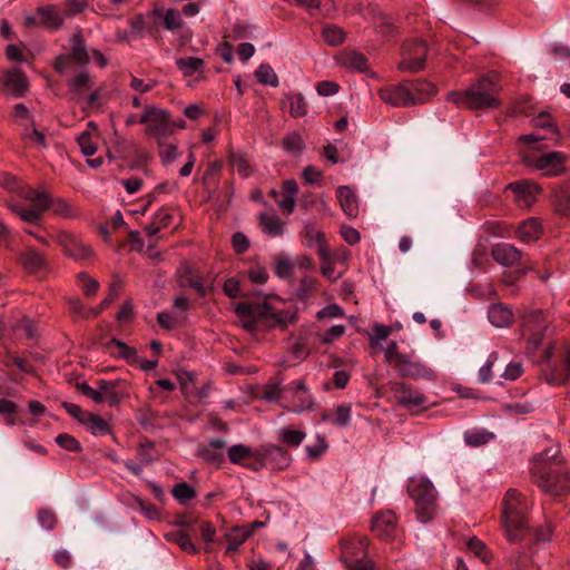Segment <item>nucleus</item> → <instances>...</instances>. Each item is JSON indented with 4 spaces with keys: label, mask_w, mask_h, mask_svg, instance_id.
I'll return each mask as SVG.
<instances>
[{
    "label": "nucleus",
    "mask_w": 570,
    "mask_h": 570,
    "mask_svg": "<svg viewBox=\"0 0 570 570\" xmlns=\"http://www.w3.org/2000/svg\"><path fill=\"white\" fill-rule=\"evenodd\" d=\"M234 311L242 326L248 332H255L259 327L285 330L297 320V307L291 305L287 308H278L274 303L264 301L259 303L239 302Z\"/></svg>",
    "instance_id": "nucleus-1"
},
{
    "label": "nucleus",
    "mask_w": 570,
    "mask_h": 570,
    "mask_svg": "<svg viewBox=\"0 0 570 570\" xmlns=\"http://www.w3.org/2000/svg\"><path fill=\"white\" fill-rule=\"evenodd\" d=\"M498 80L497 73L482 76L466 90L449 92L448 100L472 109L495 108L501 104L498 98L500 90Z\"/></svg>",
    "instance_id": "nucleus-2"
},
{
    "label": "nucleus",
    "mask_w": 570,
    "mask_h": 570,
    "mask_svg": "<svg viewBox=\"0 0 570 570\" xmlns=\"http://www.w3.org/2000/svg\"><path fill=\"white\" fill-rule=\"evenodd\" d=\"M531 503L515 489L507 491L503 500V524L509 541L518 542L531 533L528 510Z\"/></svg>",
    "instance_id": "nucleus-3"
},
{
    "label": "nucleus",
    "mask_w": 570,
    "mask_h": 570,
    "mask_svg": "<svg viewBox=\"0 0 570 570\" xmlns=\"http://www.w3.org/2000/svg\"><path fill=\"white\" fill-rule=\"evenodd\" d=\"M406 491L414 502L419 522L426 524L438 515L440 510L439 494L430 479L424 475L409 478Z\"/></svg>",
    "instance_id": "nucleus-4"
},
{
    "label": "nucleus",
    "mask_w": 570,
    "mask_h": 570,
    "mask_svg": "<svg viewBox=\"0 0 570 570\" xmlns=\"http://www.w3.org/2000/svg\"><path fill=\"white\" fill-rule=\"evenodd\" d=\"M435 94V86L426 80L403 81L380 90L381 99L393 107L424 104Z\"/></svg>",
    "instance_id": "nucleus-5"
},
{
    "label": "nucleus",
    "mask_w": 570,
    "mask_h": 570,
    "mask_svg": "<svg viewBox=\"0 0 570 570\" xmlns=\"http://www.w3.org/2000/svg\"><path fill=\"white\" fill-rule=\"evenodd\" d=\"M535 483L550 495L570 492V473L561 466H539L534 470Z\"/></svg>",
    "instance_id": "nucleus-6"
},
{
    "label": "nucleus",
    "mask_w": 570,
    "mask_h": 570,
    "mask_svg": "<svg viewBox=\"0 0 570 570\" xmlns=\"http://www.w3.org/2000/svg\"><path fill=\"white\" fill-rule=\"evenodd\" d=\"M139 124L146 125L145 134L157 141L174 134V124H171L168 111L147 105L139 117Z\"/></svg>",
    "instance_id": "nucleus-7"
},
{
    "label": "nucleus",
    "mask_w": 570,
    "mask_h": 570,
    "mask_svg": "<svg viewBox=\"0 0 570 570\" xmlns=\"http://www.w3.org/2000/svg\"><path fill=\"white\" fill-rule=\"evenodd\" d=\"M391 391L395 402L410 413L417 414L430 407L429 399L407 383L395 382L391 385Z\"/></svg>",
    "instance_id": "nucleus-8"
},
{
    "label": "nucleus",
    "mask_w": 570,
    "mask_h": 570,
    "mask_svg": "<svg viewBox=\"0 0 570 570\" xmlns=\"http://www.w3.org/2000/svg\"><path fill=\"white\" fill-rule=\"evenodd\" d=\"M429 48L422 39H410L403 43L399 70L404 72H416L423 70Z\"/></svg>",
    "instance_id": "nucleus-9"
},
{
    "label": "nucleus",
    "mask_w": 570,
    "mask_h": 570,
    "mask_svg": "<svg viewBox=\"0 0 570 570\" xmlns=\"http://www.w3.org/2000/svg\"><path fill=\"white\" fill-rule=\"evenodd\" d=\"M564 154L549 151L546 154L528 153L523 156L525 166L540 171L543 176H558L564 170Z\"/></svg>",
    "instance_id": "nucleus-10"
},
{
    "label": "nucleus",
    "mask_w": 570,
    "mask_h": 570,
    "mask_svg": "<svg viewBox=\"0 0 570 570\" xmlns=\"http://www.w3.org/2000/svg\"><path fill=\"white\" fill-rule=\"evenodd\" d=\"M63 253L78 262H87L94 258L95 252L91 246L85 243L80 237L68 232H60L56 237Z\"/></svg>",
    "instance_id": "nucleus-11"
},
{
    "label": "nucleus",
    "mask_w": 570,
    "mask_h": 570,
    "mask_svg": "<svg viewBox=\"0 0 570 570\" xmlns=\"http://www.w3.org/2000/svg\"><path fill=\"white\" fill-rule=\"evenodd\" d=\"M547 328L548 321L542 311L535 309L524 315L522 335L527 337L528 344L532 350L539 347Z\"/></svg>",
    "instance_id": "nucleus-12"
},
{
    "label": "nucleus",
    "mask_w": 570,
    "mask_h": 570,
    "mask_svg": "<svg viewBox=\"0 0 570 570\" xmlns=\"http://www.w3.org/2000/svg\"><path fill=\"white\" fill-rule=\"evenodd\" d=\"M372 532L384 540H392L397 533V517L391 511H381L371 520Z\"/></svg>",
    "instance_id": "nucleus-13"
},
{
    "label": "nucleus",
    "mask_w": 570,
    "mask_h": 570,
    "mask_svg": "<svg viewBox=\"0 0 570 570\" xmlns=\"http://www.w3.org/2000/svg\"><path fill=\"white\" fill-rule=\"evenodd\" d=\"M507 189L513 194L514 200L518 205L525 208L535 203L537 197L541 191V188L531 180L511 183L508 185Z\"/></svg>",
    "instance_id": "nucleus-14"
},
{
    "label": "nucleus",
    "mask_w": 570,
    "mask_h": 570,
    "mask_svg": "<svg viewBox=\"0 0 570 570\" xmlns=\"http://www.w3.org/2000/svg\"><path fill=\"white\" fill-rule=\"evenodd\" d=\"M394 365L399 374L404 377L433 380L435 376L432 368L422 363L410 361L406 355H397Z\"/></svg>",
    "instance_id": "nucleus-15"
},
{
    "label": "nucleus",
    "mask_w": 570,
    "mask_h": 570,
    "mask_svg": "<svg viewBox=\"0 0 570 570\" xmlns=\"http://www.w3.org/2000/svg\"><path fill=\"white\" fill-rule=\"evenodd\" d=\"M225 448L226 442L223 439H212L207 444L198 446L197 454L207 463L220 466L225 461Z\"/></svg>",
    "instance_id": "nucleus-16"
},
{
    "label": "nucleus",
    "mask_w": 570,
    "mask_h": 570,
    "mask_svg": "<svg viewBox=\"0 0 570 570\" xmlns=\"http://www.w3.org/2000/svg\"><path fill=\"white\" fill-rule=\"evenodd\" d=\"M267 468L272 470H284L291 463V455L278 445H263L259 448Z\"/></svg>",
    "instance_id": "nucleus-17"
},
{
    "label": "nucleus",
    "mask_w": 570,
    "mask_h": 570,
    "mask_svg": "<svg viewBox=\"0 0 570 570\" xmlns=\"http://www.w3.org/2000/svg\"><path fill=\"white\" fill-rule=\"evenodd\" d=\"M37 14L39 17V26L51 30L61 29L66 20L63 11H60L53 4L38 7Z\"/></svg>",
    "instance_id": "nucleus-18"
},
{
    "label": "nucleus",
    "mask_w": 570,
    "mask_h": 570,
    "mask_svg": "<svg viewBox=\"0 0 570 570\" xmlns=\"http://www.w3.org/2000/svg\"><path fill=\"white\" fill-rule=\"evenodd\" d=\"M491 255L500 265L511 267L521 261L522 252L509 243H500L492 247Z\"/></svg>",
    "instance_id": "nucleus-19"
},
{
    "label": "nucleus",
    "mask_w": 570,
    "mask_h": 570,
    "mask_svg": "<svg viewBox=\"0 0 570 570\" xmlns=\"http://www.w3.org/2000/svg\"><path fill=\"white\" fill-rule=\"evenodd\" d=\"M3 86L10 95L22 97L28 90V80L20 69L13 68L6 72Z\"/></svg>",
    "instance_id": "nucleus-20"
},
{
    "label": "nucleus",
    "mask_w": 570,
    "mask_h": 570,
    "mask_svg": "<svg viewBox=\"0 0 570 570\" xmlns=\"http://www.w3.org/2000/svg\"><path fill=\"white\" fill-rule=\"evenodd\" d=\"M352 419V404L343 403L335 406L333 410L322 413V421L331 423L332 425L345 428L350 424Z\"/></svg>",
    "instance_id": "nucleus-21"
},
{
    "label": "nucleus",
    "mask_w": 570,
    "mask_h": 570,
    "mask_svg": "<svg viewBox=\"0 0 570 570\" xmlns=\"http://www.w3.org/2000/svg\"><path fill=\"white\" fill-rule=\"evenodd\" d=\"M542 232H543V228H542L541 222L535 217H531V218H528L524 222H522L518 226L515 233H517V237L522 243L528 244V243H532V242L539 239L540 236L542 235Z\"/></svg>",
    "instance_id": "nucleus-22"
},
{
    "label": "nucleus",
    "mask_w": 570,
    "mask_h": 570,
    "mask_svg": "<svg viewBox=\"0 0 570 570\" xmlns=\"http://www.w3.org/2000/svg\"><path fill=\"white\" fill-rule=\"evenodd\" d=\"M259 227L269 237H281L285 230V223L276 215L258 214Z\"/></svg>",
    "instance_id": "nucleus-23"
},
{
    "label": "nucleus",
    "mask_w": 570,
    "mask_h": 570,
    "mask_svg": "<svg viewBox=\"0 0 570 570\" xmlns=\"http://www.w3.org/2000/svg\"><path fill=\"white\" fill-rule=\"evenodd\" d=\"M20 263L29 273L36 274L47 268V261L35 248H27L20 254Z\"/></svg>",
    "instance_id": "nucleus-24"
},
{
    "label": "nucleus",
    "mask_w": 570,
    "mask_h": 570,
    "mask_svg": "<svg viewBox=\"0 0 570 570\" xmlns=\"http://www.w3.org/2000/svg\"><path fill=\"white\" fill-rule=\"evenodd\" d=\"M252 535V530L247 527H234L226 534V553L236 552L239 547Z\"/></svg>",
    "instance_id": "nucleus-25"
},
{
    "label": "nucleus",
    "mask_w": 570,
    "mask_h": 570,
    "mask_svg": "<svg viewBox=\"0 0 570 570\" xmlns=\"http://www.w3.org/2000/svg\"><path fill=\"white\" fill-rule=\"evenodd\" d=\"M92 80L87 72H80L68 81V88L73 99L80 101L83 99L86 91L91 89Z\"/></svg>",
    "instance_id": "nucleus-26"
},
{
    "label": "nucleus",
    "mask_w": 570,
    "mask_h": 570,
    "mask_svg": "<svg viewBox=\"0 0 570 570\" xmlns=\"http://www.w3.org/2000/svg\"><path fill=\"white\" fill-rule=\"evenodd\" d=\"M296 3L313 16H331L335 10L333 0H296Z\"/></svg>",
    "instance_id": "nucleus-27"
},
{
    "label": "nucleus",
    "mask_w": 570,
    "mask_h": 570,
    "mask_svg": "<svg viewBox=\"0 0 570 570\" xmlns=\"http://www.w3.org/2000/svg\"><path fill=\"white\" fill-rule=\"evenodd\" d=\"M488 318L497 327L508 326L512 320V312L503 304H492L488 309Z\"/></svg>",
    "instance_id": "nucleus-28"
},
{
    "label": "nucleus",
    "mask_w": 570,
    "mask_h": 570,
    "mask_svg": "<svg viewBox=\"0 0 570 570\" xmlns=\"http://www.w3.org/2000/svg\"><path fill=\"white\" fill-rule=\"evenodd\" d=\"M304 245L307 247H315L317 255H320V248H327L325 245V236L313 224H306L303 229Z\"/></svg>",
    "instance_id": "nucleus-29"
},
{
    "label": "nucleus",
    "mask_w": 570,
    "mask_h": 570,
    "mask_svg": "<svg viewBox=\"0 0 570 570\" xmlns=\"http://www.w3.org/2000/svg\"><path fill=\"white\" fill-rule=\"evenodd\" d=\"M176 66L184 77L203 73L205 70V61L198 57L178 58L176 59Z\"/></svg>",
    "instance_id": "nucleus-30"
},
{
    "label": "nucleus",
    "mask_w": 570,
    "mask_h": 570,
    "mask_svg": "<svg viewBox=\"0 0 570 570\" xmlns=\"http://www.w3.org/2000/svg\"><path fill=\"white\" fill-rule=\"evenodd\" d=\"M253 455H255V450L244 444H235L227 450L228 460L233 464L242 466H244Z\"/></svg>",
    "instance_id": "nucleus-31"
},
{
    "label": "nucleus",
    "mask_w": 570,
    "mask_h": 570,
    "mask_svg": "<svg viewBox=\"0 0 570 570\" xmlns=\"http://www.w3.org/2000/svg\"><path fill=\"white\" fill-rule=\"evenodd\" d=\"M83 425L90 431V433L95 436L107 435L111 432L110 425L106 420L101 416L89 413Z\"/></svg>",
    "instance_id": "nucleus-32"
},
{
    "label": "nucleus",
    "mask_w": 570,
    "mask_h": 570,
    "mask_svg": "<svg viewBox=\"0 0 570 570\" xmlns=\"http://www.w3.org/2000/svg\"><path fill=\"white\" fill-rule=\"evenodd\" d=\"M337 199L343 212L348 216H354L356 209V197L350 187L341 186L337 188Z\"/></svg>",
    "instance_id": "nucleus-33"
},
{
    "label": "nucleus",
    "mask_w": 570,
    "mask_h": 570,
    "mask_svg": "<svg viewBox=\"0 0 570 570\" xmlns=\"http://www.w3.org/2000/svg\"><path fill=\"white\" fill-rule=\"evenodd\" d=\"M493 438L494 434L492 432H489L487 429L482 428L468 430L463 434L464 442L470 446L484 445Z\"/></svg>",
    "instance_id": "nucleus-34"
},
{
    "label": "nucleus",
    "mask_w": 570,
    "mask_h": 570,
    "mask_svg": "<svg viewBox=\"0 0 570 570\" xmlns=\"http://www.w3.org/2000/svg\"><path fill=\"white\" fill-rule=\"evenodd\" d=\"M71 57L76 62L86 65L89 62V56L81 32L72 36L70 39Z\"/></svg>",
    "instance_id": "nucleus-35"
},
{
    "label": "nucleus",
    "mask_w": 570,
    "mask_h": 570,
    "mask_svg": "<svg viewBox=\"0 0 570 570\" xmlns=\"http://www.w3.org/2000/svg\"><path fill=\"white\" fill-rule=\"evenodd\" d=\"M294 389L295 397L298 399L299 404L295 405L294 412L299 413L306 409H309L313 404L312 397L303 381H294L292 383Z\"/></svg>",
    "instance_id": "nucleus-36"
},
{
    "label": "nucleus",
    "mask_w": 570,
    "mask_h": 570,
    "mask_svg": "<svg viewBox=\"0 0 570 570\" xmlns=\"http://www.w3.org/2000/svg\"><path fill=\"white\" fill-rule=\"evenodd\" d=\"M285 100L292 117L299 118L306 115L307 107L303 95L287 94Z\"/></svg>",
    "instance_id": "nucleus-37"
},
{
    "label": "nucleus",
    "mask_w": 570,
    "mask_h": 570,
    "mask_svg": "<svg viewBox=\"0 0 570 570\" xmlns=\"http://www.w3.org/2000/svg\"><path fill=\"white\" fill-rule=\"evenodd\" d=\"M553 204L559 214L570 216V185L554 191Z\"/></svg>",
    "instance_id": "nucleus-38"
},
{
    "label": "nucleus",
    "mask_w": 570,
    "mask_h": 570,
    "mask_svg": "<svg viewBox=\"0 0 570 570\" xmlns=\"http://www.w3.org/2000/svg\"><path fill=\"white\" fill-rule=\"evenodd\" d=\"M166 540L177 544L183 551L187 553H196L197 549L195 548L194 543L191 542L188 534L181 532V531H171L167 533Z\"/></svg>",
    "instance_id": "nucleus-39"
},
{
    "label": "nucleus",
    "mask_w": 570,
    "mask_h": 570,
    "mask_svg": "<svg viewBox=\"0 0 570 570\" xmlns=\"http://www.w3.org/2000/svg\"><path fill=\"white\" fill-rule=\"evenodd\" d=\"M8 208L26 223L38 224L41 219V216L32 207L26 208L20 204L9 203Z\"/></svg>",
    "instance_id": "nucleus-40"
},
{
    "label": "nucleus",
    "mask_w": 570,
    "mask_h": 570,
    "mask_svg": "<svg viewBox=\"0 0 570 570\" xmlns=\"http://www.w3.org/2000/svg\"><path fill=\"white\" fill-rule=\"evenodd\" d=\"M358 550L363 551V557L358 559V570H379L376 561L370 554L367 539H358Z\"/></svg>",
    "instance_id": "nucleus-41"
},
{
    "label": "nucleus",
    "mask_w": 570,
    "mask_h": 570,
    "mask_svg": "<svg viewBox=\"0 0 570 570\" xmlns=\"http://www.w3.org/2000/svg\"><path fill=\"white\" fill-rule=\"evenodd\" d=\"M97 386L104 401L109 402V404H117L119 402V394L116 391L117 383L115 381L99 380Z\"/></svg>",
    "instance_id": "nucleus-42"
},
{
    "label": "nucleus",
    "mask_w": 570,
    "mask_h": 570,
    "mask_svg": "<svg viewBox=\"0 0 570 570\" xmlns=\"http://www.w3.org/2000/svg\"><path fill=\"white\" fill-rule=\"evenodd\" d=\"M111 346H115L117 348V353L114 354V356L124 358L128 362L135 361L137 351L134 347L128 346L126 343H124L117 338H111L106 344L107 350H109Z\"/></svg>",
    "instance_id": "nucleus-43"
},
{
    "label": "nucleus",
    "mask_w": 570,
    "mask_h": 570,
    "mask_svg": "<svg viewBox=\"0 0 570 570\" xmlns=\"http://www.w3.org/2000/svg\"><path fill=\"white\" fill-rule=\"evenodd\" d=\"M282 146L286 153L296 156L303 150L304 142L299 134L292 131L283 138Z\"/></svg>",
    "instance_id": "nucleus-44"
},
{
    "label": "nucleus",
    "mask_w": 570,
    "mask_h": 570,
    "mask_svg": "<svg viewBox=\"0 0 570 570\" xmlns=\"http://www.w3.org/2000/svg\"><path fill=\"white\" fill-rule=\"evenodd\" d=\"M320 258L322 261L321 272L328 279H337L341 276V273H335L334 271V261L331 256L327 248H320Z\"/></svg>",
    "instance_id": "nucleus-45"
},
{
    "label": "nucleus",
    "mask_w": 570,
    "mask_h": 570,
    "mask_svg": "<svg viewBox=\"0 0 570 570\" xmlns=\"http://www.w3.org/2000/svg\"><path fill=\"white\" fill-rule=\"evenodd\" d=\"M255 76L262 85L271 87H276L278 85V77L269 65H261L255 71Z\"/></svg>",
    "instance_id": "nucleus-46"
},
{
    "label": "nucleus",
    "mask_w": 570,
    "mask_h": 570,
    "mask_svg": "<svg viewBox=\"0 0 570 570\" xmlns=\"http://www.w3.org/2000/svg\"><path fill=\"white\" fill-rule=\"evenodd\" d=\"M229 161L233 169L242 177L246 178L252 174L250 165L243 154L232 151L229 154Z\"/></svg>",
    "instance_id": "nucleus-47"
},
{
    "label": "nucleus",
    "mask_w": 570,
    "mask_h": 570,
    "mask_svg": "<svg viewBox=\"0 0 570 570\" xmlns=\"http://www.w3.org/2000/svg\"><path fill=\"white\" fill-rule=\"evenodd\" d=\"M157 142L159 147V157L164 165L167 166L171 164L180 156L177 145L171 142H165L164 140H159Z\"/></svg>",
    "instance_id": "nucleus-48"
},
{
    "label": "nucleus",
    "mask_w": 570,
    "mask_h": 570,
    "mask_svg": "<svg viewBox=\"0 0 570 570\" xmlns=\"http://www.w3.org/2000/svg\"><path fill=\"white\" fill-rule=\"evenodd\" d=\"M51 209H52V213L55 215H58L62 218H73L76 217V210L75 208L72 207V205L67 202L66 199L63 198H56V199H51V205H50Z\"/></svg>",
    "instance_id": "nucleus-49"
},
{
    "label": "nucleus",
    "mask_w": 570,
    "mask_h": 570,
    "mask_svg": "<svg viewBox=\"0 0 570 570\" xmlns=\"http://www.w3.org/2000/svg\"><path fill=\"white\" fill-rule=\"evenodd\" d=\"M173 497L180 503L185 504L196 497L195 489L186 482H180L174 485Z\"/></svg>",
    "instance_id": "nucleus-50"
},
{
    "label": "nucleus",
    "mask_w": 570,
    "mask_h": 570,
    "mask_svg": "<svg viewBox=\"0 0 570 570\" xmlns=\"http://www.w3.org/2000/svg\"><path fill=\"white\" fill-rule=\"evenodd\" d=\"M77 142L80 147L81 153L89 157L96 154L97 151V141L94 139L90 131L86 130L81 132L78 138Z\"/></svg>",
    "instance_id": "nucleus-51"
},
{
    "label": "nucleus",
    "mask_w": 570,
    "mask_h": 570,
    "mask_svg": "<svg viewBox=\"0 0 570 570\" xmlns=\"http://www.w3.org/2000/svg\"><path fill=\"white\" fill-rule=\"evenodd\" d=\"M180 389L185 399L190 400L191 389L195 385L196 374L191 371L181 370L178 374Z\"/></svg>",
    "instance_id": "nucleus-52"
},
{
    "label": "nucleus",
    "mask_w": 570,
    "mask_h": 570,
    "mask_svg": "<svg viewBox=\"0 0 570 570\" xmlns=\"http://www.w3.org/2000/svg\"><path fill=\"white\" fill-rule=\"evenodd\" d=\"M294 265L287 257L277 256L274 259L273 271L279 278H286L293 273Z\"/></svg>",
    "instance_id": "nucleus-53"
},
{
    "label": "nucleus",
    "mask_w": 570,
    "mask_h": 570,
    "mask_svg": "<svg viewBox=\"0 0 570 570\" xmlns=\"http://www.w3.org/2000/svg\"><path fill=\"white\" fill-rule=\"evenodd\" d=\"M279 435L281 440L291 446H298L306 436L303 431L292 429H282Z\"/></svg>",
    "instance_id": "nucleus-54"
},
{
    "label": "nucleus",
    "mask_w": 570,
    "mask_h": 570,
    "mask_svg": "<svg viewBox=\"0 0 570 570\" xmlns=\"http://www.w3.org/2000/svg\"><path fill=\"white\" fill-rule=\"evenodd\" d=\"M323 37L328 45L338 46L343 42L345 33L338 27H326L323 30Z\"/></svg>",
    "instance_id": "nucleus-55"
},
{
    "label": "nucleus",
    "mask_w": 570,
    "mask_h": 570,
    "mask_svg": "<svg viewBox=\"0 0 570 570\" xmlns=\"http://www.w3.org/2000/svg\"><path fill=\"white\" fill-rule=\"evenodd\" d=\"M38 522L42 529L50 531L57 524V515L52 510L41 509L38 512Z\"/></svg>",
    "instance_id": "nucleus-56"
},
{
    "label": "nucleus",
    "mask_w": 570,
    "mask_h": 570,
    "mask_svg": "<svg viewBox=\"0 0 570 570\" xmlns=\"http://www.w3.org/2000/svg\"><path fill=\"white\" fill-rule=\"evenodd\" d=\"M183 19L178 11L167 9L164 14V24L167 30L176 31L181 27Z\"/></svg>",
    "instance_id": "nucleus-57"
},
{
    "label": "nucleus",
    "mask_w": 570,
    "mask_h": 570,
    "mask_svg": "<svg viewBox=\"0 0 570 570\" xmlns=\"http://www.w3.org/2000/svg\"><path fill=\"white\" fill-rule=\"evenodd\" d=\"M328 445L324 438L317 436L315 442L312 444H308L305 450L308 455V458L316 460L318 459L325 451L327 450Z\"/></svg>",
    "instance_id": "nucleus-58"
},
{
    "label": "nucleus",
    "mask_w": 570,
    "mask_h": 570,
    "mask_svg": "<svg viewBox=\"0 0 570 570\" xmlns=\"http://www.w3.org/2000/svg\"><path fill=\"white\" fill-rule=\"evenodd\" d=\"M78 279L81 282V287L86 296H95L99 289V283L91 278L87 273L78 274Z\"/></svg>",
    "instance_id": "nucleus-59"
},
{
    "label": "nucleus",
    "mask_w": 570,
    "mask_h": 570,
    "mask_svg": "<svg viewBox=\"0 0 570 570\" xmlns=\"http://www.w3.org/2000/svg\"><path fill=\"white\" fill-rule=\"evenodd\" d=\"M50 205L51 198L49 194L39 191L38 195L35 196L30 207H32L42 217V214L50 208Z\"/></svg>",
    "instance_id": "nucleus-60"
},
{
    "label": "nucleus",
    "mask_w": 570,
    "mask_h": 570,
    "mask_svg": "<svg viewBox=\"0 0 570 570\" xmlns=\"http://www.w3.org/2000/svg\"><path fill=\"white\" fill-rule=\"evenodd\" d=\"M466 548L474 556L480 558L483 562H488V551L485 544L476 538L469 539Z\"/></svg>",
    "instance_id": "nucleus-61"
},
{
    "label": "nucleus",
    "mask_w": 570,
    "mask_h": 570,
    "mask_svg": "<svg viewBox=\"0 0 570 570\" xmlns=\"http://www.w3.org/2000/svg\"><path fill=\"white\" fill-rule=\"evenodd\" d=\"M56 442L59 446H61L62 449L70 451V452H76V451L81 450V446H80V443L78 442V440H76L72 435L67 434V433L59 434L56 438Z\"/></svg>",
    "instance_id": "nucleus-62"
},
{
    "label": "nucleus",
    "mask_w": 570,
    "mask_h": 570,
    "mask_svg": "<svg viewBox=\"0 0 570 570\" xmlns=\"http://www.w3.org/2000/svg\"><path fill=\"white\" fill-rule=\"evenodd\" d=\"M135 502L146 518L156 520L160 517V511L155 504L146 502L140 498H135Z\"/></svg>",
    "instance_id": "nucleus-63"
},
{
    "label": "nucleus",
    "mask_w": 570,
    "mask_h": 570,
    "mask_svg": "<svg viewBox=\"0 0 570 570\" xmlns=\"http://www.w3.org/2000/svg\"><path fill=\"white\" fill-rule=\"evenodd\" d=\"M302 177L308 185L320 184L323 178V173L313 165H308L303 169Z\"/></svg>",
    "instance_id": "nucleus-64"
}]
</instances>
